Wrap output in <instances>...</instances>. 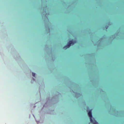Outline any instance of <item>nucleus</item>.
Masks as SVG:
<instances>
[{"label":"nucleus","instance_id":"f257e3e1","mask_svg":"<svg viewBox=\"0 0 124 124\" xmlns=\"http://www.w3.org/2000/svg\"><path fill=\"white\" fill-rule=\"evenodd\" d=\"M88 115L90 117V122L91 123H93V124H99L95 120L93 119V120L92 118V114L91 110L89 111L88 113Z\"/></svg>","mask_w":124,"mask_h":124},{"label":"nucleus","instance_id":"f03ea898","mask_svg":"<svg viewBox=\"0 0 124 124\" xmlns=\"http://www.w3.org/2000/svg\"><path fill=\"white\" fill-rule=\"evenodd\" d=\"M76 42L77 41L76 40L73 41L72 40L70 41L68 43L67 45L64 46L63 47V48L64 49H66L67 48H69L71 46V44L73 45L76 43Z\"/></svg>","mask_w":124,"mask_h":124},{"label":"nucleus","instance_id":"7ed1b4c3","mask_svg":"<svg viewBox=\"0 0 124 124\" xmlns=\"http://www.w3.org/2000/svg\"><path fill=\"white\" fill-rule=\"evenodd\" d=\"M35 73H34L33 72H32V75L34 77H35Z\"/></svg>","mask_w":124,"mask_h":124},{"label":"nucleus","instance_id":"20e7f679","mask_svg":"<svg viewBox=\"0 0 124 124\" xmlns=\"http://www.w3.org/2000/svg\"><path fill=\"white\" fill-rule=\"evenodd\" d=\"M108 26H106V29H108Z\"/></svg>","mask_w":124,"mask_h":124}]
</instances>
